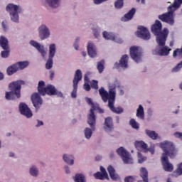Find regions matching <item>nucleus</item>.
<instances>
[{"label": "nucleus", "instance_id": "f257e3e1", "mask_svg": "<svg viewBox=\"0 0 182 182\" xmlns=\"http://www.w3.org/2000/svg\"><path fill=\"white\" fill-rule=\"evenodd\" d=\"M99 93L104 103L108 102V107L111 112L117 113V114L123 113L124 109L122 107H114V103L116 102V86H110L108 92L105 90V87H101L99 89Z\"/></svg>", "mask_w": 182, "mask_h": 182}, {"label": "nucleus", "instance_id": "f03ea898", "mask_svg": "<svg viewBox=\"0 0 182 182\" xmlns=\"http://www.w3.org/2000/svg\"><path fill=\"white\" fill-rule=\"evenodd\" d=\"M160 147L164 151L163 156L161 158V163L163 168L165 171L171 173L174 170V166L168 161V156L170 159L176 157V148L173 143L166 141L160 144Z\"/></svg>", "mask_w": 182, "mask_h": 182}, {"label": "nucleus", "instance_id": "7ed1b4c3", "mask_svg": "<svg viewBox=\"0 0 182 182\" xmlns=\"http://www.w3.org/2000/svg\"><path fill=\"white\" fill-rule=\"evenodd\" d=\"M163 24L161 21L156 20L155 23L151 26V31L155 36H156V43L159 46H164L166 45V41H167V36H168V29L164 28L163 31Z\"/></svg>", "mask_w": 182, "mask_h": 182}, {"label": "nucleus", "instance_id": "20e7f679", "mask_svg": "<svg viewBox=\"0 0 182 182\" xmlns=\"http://www.w3.org/2000/svg\"><path fill=\"white\" fill-rule=\"evenodd\" d=\"M22 85H25V82L22 80H17L11 82L9 85V89L10 92H6L5 98L6 100H15V96L16 99L21 98V89Z\"/></svg>", "mask_w": 182, "mask_h": 182}, {"label": "nucleus", "instance_id": "39448f33", "mask_svg": "<svg viewBox=\"0 0 182 182\" xmlns=\"http://www.w3.org/2000/svg\"><path fill=\"white\" fill-rule=\"evenodd\" d=\"M6 11H7V12H9L11 19V21H13V22H18L19 12L22 11L21 9V7H19V6L15 5L14 4H9L6 7Z\"/></svg>", "mask_w": 182, "mask_h": 182}, {"label": "nucleus", "instance_id": "423d86ee", "mask_svg": "<svg viewBox=\"0 0 182 182\" xmlns=\"http://www.w3.org/2000/svg\"><path fill=\"white\" fill-rule=\"evenodd\" d=\"M174 10H173V6L168 7V12L159 15L158 18L161 22H165V23H168V25H174Z\"/></svg>", "mask_w": 182, "mask_h": 182}, {"label": "nucleus", "instance_id": "0eeeda50", "mask_svg": "<svg viewBox=\"0 0 182 182\" xmlns=\"http://www.w3.org/2000/svg\"><path fill=\"white\" fill-rule=\"evenodd\" d=\"M82 70H77L75 71V73L74 75V78L73 80V91L71 92V97L73 99H76L77 97V86L79 85V82L82 80Z\"/></svg>", "mask_w": 182, "mask_h": 182}, {"label": "nucleus", "instance_id": "6e6552de", "mask_svg": "<svg viewBox=\"0 0 182 182\" xmlns=\"http://www.w3.org/2000/svg\"><path fill=\"white\" fill-rule=\"evenodd\" d=\"M91 109H90V114L87 115V123L90 126L92 130H95V126L96 124V115L95 114V112L98 110L99 104H93L91 105Z\"/></svg>", "mask_w": 182, "mask_h": 182}, {"label": "nucleus", "instance_id": "1a4fd4ad", "mask_svg": "<svg viewBox=\"0 0 182 182\" xmlns=\"http://www.w3.org/2000/svg\"><path fill=\"white\" fill-rule=\"evenodd\" d=\"M117 153L122 159L124 164H133V158L130 155L129 151H127L126 149L123 147H119L117 149Z\"/></svg>", "mask_w": 182, "mask_h": 182}, {"label": "nucleus", "instance_id": "9d476101", "mask_svg": "<svg viewBox=\"0 0 182 182\" xmlns=\"http://www.w3.org/2000/svg\"><path fill=\"white\" fill-rule=\"evenodd\" d=\"M56 53V46L50 44L49 46L48 59L46 63V69H52L53 67V58Z\"/></svg>", "mask_w": 182, "mask_h": 182}, {"label": "nucleus", "instance_id": "9b49d317", "mask_svg": "<svg viewBox=\"0 0 182 182\" xmlns=\"http://www.w3.org/2000/svg\"><path fill=\"white\" fill-rule=\"evenodd\" d=\"M18 109L21 114L27 117V119H31V117L33 116V114H32V110H31V108L28 107L25 102L20 103Z\"/></svg>", "mask_w": 182, "mask_h": 182}, {"label": "nucleus", "instance_id": "f8f14e48", "mask_svg": "<svg viewBox=\"0 0 182 182\" xmlns=\"http://www.w3.org/2000/svg\"><path fill=\"white\" fill-rule=\"evenodd\" d=\"M138 29L139 31L136 32L138 38H141V39H144V41H149V39H150V31H149L147 28L141 26Z\"/></svg>", "mask_w": 182, "mask_h": 182}, {"label": "nucleus", "instance_id": "ddd939ff", "mask_svg": "<svg viewBox=\"0 0 182 182\" xmlns=\"http://www.w3.org/2000/svg\"><path fill=\"white\" fill-rule=\"evenodd\" d=\"M129 53L132 59L139 63L140 58H141V53L139 50V47L132 46L129 50Z\"/></svg>", "mask_w": 182, "mask_h": 182}, {"label": "nucleus", "instance_id": "4468645a", "mask_svg": "<svg viewBox=\"0 0 182 182\" xmlns=\"http://www.w3.org/2000/svg\"><path fill=\"white\" fill-rule=\"evenodd\" d=\"M31 102L34 107L37 109H39L41 106H42V103H43L42 97H41V95L37 92H35L31 95Z\"/></svg>", "mask_w": 182, "mask_h": 182}, {"label": "nucleus", "instance_id": "2eb2a0df", "mask_svg": "<svg viewBox=\"0 0 182 182\" xmlns=\"http://www.w3.org/2000/svg\"><path fill=\"white\" fill-rule=\"evenodd\" d=\"M46 95L50 96H58L59 97H63V94L60 91H58L55 86L52 85H48L46 86Z\"/></svg>", "mask_w": 182, "mask_h": 182}, {"label": "nucleus", "instance_id": "dca6fc26", "mask_svg": "<svg viewBox=\"0 0 182 182\" xmlns=\"http://www.w3.org/2000/svg\"><path fill=\"white\" fill-rule=\"evenodd\" d=\"M103 38L107 39V41H114L117 43H123V40L122 38H117V36H114L112 33H109L107 31H104L102 33Z\"/></svg>", "mask_w": 182, "mask_h": 182}, {"label": "nucleus", "instance_id": "f3484780", "mask_svg": "<svg viewBox=\"0 0 182 182\" xmlns=\"http://www.w3.org/2000/svg\"><path fill=\"white\" fill-rule=\"evenodd\" d=\"M171 52V48H168L166 46H163V48H161L158 52L157 50L153 51L154 55H159V56H168Z\"/></svg>", "mask_w": 182, "mask_h": 182}, {"label": "nucleus", "instance_id": "a211bd4d", "mask_svg": "<svg viewBox=\"0 0 182 182\" xmlns=\"http://www.w3.org/2000/svg\"><path fill=\"white\" fill-rule=\"evenodd\" d=\"M113 129V119H112L110 117L105 118L104 123V130H105V132H112Z\"/></svg>", "mask_w": 182, "mask_h": 182}, {"label": "nucleus", "instance_id": "6ab92c4d", "mask_svg": "<svg viewBox=\"0 0 182 182\" xmlns=\"http://www.w3.org/2000/svg\"><path fill=\"white\" fill-rule=\"evenodd\" d=\"M30 45H31V46H33L34 48H36V49H37V50H38V52H40V53H41L43 58H45V55H46V52H45L43 46H41V44H39V43H38L35 41H31Z\"/></svg>", "mask_w": 182, "mask_h": 182}, {"label": "nucleus", "instance_id": "aec40b11", "mask_svg": "<svg viewBox=\"0 0 182 182\" xmlns=\"http://www.w3.org/2000/svg\"><path fill=\"white\" fill-rule=\"evenodd\" d=\"M134 14H136V9L132 8L124 16V17L122 18L121 21H122V22H127V21H131V19H133Z\"/></svg>", "mask_w": 182, "mask_h": 182}, {"label": "nucleus", "instance_id": "412c9836", "mask_svg": "<svg viewBox=\"0 0 182 182\" xmlns=\"http://www.w3.org/2000/svg\"><path fill=\"white\" fill-rule=\"evenodd\" d=\"M119 65L121 68H124V69H127L129 68V55H124L119 60Z\"/></svg>", "mask_w": 182, "mask_h": 182}, {"label": "nucleus", "instance_id": "4be33fe9", "mask_svg": "<svg viewBox=\"0 0 182 182\" xmlns=\"http://www.w3.org/2000/svg\"><path fill=\"white\" fill-rule=\"evenodd\" d=\"M107 171L112 180L116 181L117 178H119V175L116 174V170H114V168H113L112 165L107 167Z\"/></svg>", "mask_w": 182, "mask_h": 182}, {"label": "nucleus", "instance_id": "5701e85b", "mask_svg": "<svg viewBox=\"0 0 182 182\" xmlns=\"http://www.w3.org/2000/svg\"><path fill=\"white\" fill-rule=\"evenodd\" d=\"M38 92L39 95H42L43 96H45V95H46V87L45 86L44 81L41 80L38 82Z\"/></svg>", "mask_w": 182, "mask_h": 182}, {"label": "nucleus", "instance_id": "b1692460", "mask_svg": "<svg viewBox=\"0 0 182 182\" xmlns=\"http://www.w3.org/2000/svg\"><path fill=\"white\" fill-rule=\"evenodd\" d=\"M87 49L90 58H95V56H96V50L95 49V45H93V43H88Z\"/></svg>", "mask_w": 182, "mask_h": 182}, {"label": "nucleus", "instance_id": "393cba45", "mask_svg": "<svg viewBox=\"0 0 182 182\" xmlns=\"http://www.w3.org/2000/svg\"><path fill=\"white\" fill-rule=\"evenodd\" d=\"M18 67L16 63L9 66L6 69V73L8 76H12L14 73H16L18 72Z\"/></svg>", "mask_w": 182, "mask_h": 182}, {"label": "nucleus", "instance_id": "a878e982", "mask_svg": "<svg viewBox=\"0 0 182 182\" xmlns=\"http://www.w3.org/2000/svg\"><path fill=\"white\" fill-rule=\"evenodd\" d=\"M0 46L2 49L8 50L9 48V41H8V38L1 36L0 37Z\"/></svg>", "mask_w": 182, "mask_h": 182}, {"label": "nucleus", "instance_id": "bb28decb", "mask_svg": "<svg viewBox=\"0 0 182 182\" xmlns=\"http://www.w3.org/2000/svg\"><path fill=\"white\" fill-rule=\"evenodd\" d=\"M134 146L137 150H147V144L143 141H136L134 143Z\"/></svg>", "mask_w": 182, "mask_h": 182}, {"label": "nucleus", "instance_id": "cd10ccee", "mask_svg": "<svg viewBox=\"0 0 182 182\" xmlns=\"http://www.w3.org/2000/svg\"><path fill=\"white\" fill-rule=\"evenodd\" d=\"M141 177L144 182H149V172L146 168H141Z\"/></svg>", "mask_w": 182, "mask_h": 182}, {"label": "nucleus", "instance_id": "c85d7f7f", "mask_svg": "<svg viewBox=\"0 0 182 182\" xmlns=\"http://www.w3.org/2000/svg\"><path fill=\"white\" fill-rule=\"evenodd\" d=\"M136 117L141 120H144V108L142 105H139V107L136 109Z\"/></svg>", "mask_w": 182, "mask_h": 182}, {"label": "nucleus", "instance_id": "c756f323", "mask_svg": "<svg viewBox=\"0 0 182 182\" xmlns=\"http://www.w3.org/2000/svg\"><path fill=\"white\" fill-rule=\"evenodd\" d=\"M63 159L64 161L67 163V164H70V166H73L75 161L73 156L64 154Z\"/></svg>", "mask_w": 182, "mask_h": 182}, {"label": "nucleus", "instance_id": "7c9ffc66", "mask_svg": "<svg viewBox=\"0 0 182 182\" xmlns=\"http://www.w3.org/2000/svg\"><path fill=\"white\" fill-rule=\"evenodd\" d=\"M180 176H182V162L177 165L176 170L172 173L173 177H180Z\"/></svg>", "mask_w": 182, "mask_h": 182}, {"label": "nucleus", "instance_id": "2f4dec72", "mask_svg": "<svg viewBox=\"0 0 182 182\" xmlns=\"http://www.w3.org/2000/svg\"><path fill=\"white\" fill-rule=\"evenodd\" d=\"M146 136H149L152 140H157L159 138V134L156 133L154 131H150L149 129L145 130Z\"/></svg>", "mask_w": 182, "mask_h": 182}, {"label": "nucleus", "instance_id": "473e14b6", "mask_svg": "<svg viewBox=\"0 0 182 182\" xmlns=\"http://www.w3.org/2000/svg\"><path fill=\"white\" fill-rule=\"evenodd\" d=\"M16 65L18 70H23V69H25V68H28L29 63L28 61H20L16 63Z\"/></svg>", "mask_w": 182, "mask_h": 182}, {"label": "nucleus", "instance_id": "72a5a7b5", "mask_svg": "<svg viewBox=\"0 0 182 182\" xmlns=\"http://www.w3.org/2000/svg\"><path fill=\"white\" fill-rule=\"evenodd\" d=\"M39 36L41 39H46V26L43 25L39 28Z\"/></svg>", "mask_w": 182, "mask_h": 182}, {"label": "nucleus", "instance_id": "f704fd0d", "mask_svg": "<svg viewBox=\"0 0 182 182\" xmlns=\"http://www.w3.org/2000/svg\"><path fill=\"white\" fill-rule=\"evenodd\" d=\"M75 182H86V178H85V175L82 173H77L74 177Z\"/></svg>", "mask_w": 182, "mask_h": 182}, {"label": "nucleus", "instance_id": "c9c22d12", "mask_svg": "<svg viewBox=\"0 0 182 182\" xmlns=\"http://www.w3.org/2000/svg\"><path fill=\"white\" fill-rule=\"evenodd\" d=\"M48 3L51 8H58L60 5V0H48Z\"/></svg>", "mask_w": 182, "mask_h": 182}, {"label": "nucleus", "instance_id": "e433bc0d", "mask_svg": "<svg viewBox=\"0 0 182 182\" xmlns=\"http://www.w3.org/2000/svg\"><path fill=\"white\" fill-rule=\"evenodd\" d=\"M97 69L98 70L99 73H102L103 70H105V60H102L97 63Z\"/></svg>", "mask_w": 182, "mask_h": 182}, {"label": "nucleus", "instance_id": "4c0bfd02", "mask_svg": "<svg viewBox=\"0 0 182 182\" xmlns=\"http://www.w3.org/2000/svg\"><path fill=\"white\" fill-rule=\"evenodd\" d=\"M129 124L132 126V129H135L136 130H139V129H140L139 123L136 122V119H130Z\"/></svg>", "mask_w": 182, "mask_h": 182}, {"label": "nucleus", "instance_id": "58836bf2", "mask_svg": "<svg viewBox=\"0 0 182 182\" xmlns=\"http://www.w3.org/2000/svg\"><path fill=\"white\" fill-rule=\"evenodd\" d=\"M124 5V0H117L114 2V6L116 9H122Z\"/></svg>", "mask_w": 182, "mask_h": 182}, {"label": "nucleus", "instance_id": "ea45409f", "mask_svg": "<svg viewBox=\"0 0 182 182\" xmlns=\"http://www.w3.org/2000/svg\"><path fill=\"white\" fill-rule=\"evenodd\" d=\"M94 177L97 180H105V178H106V176L100 172H97V173H94Z\"/></svg>", "mask_w": 182, "mask_h": 182}, {"label": "nucleus", "instance_id": "a19ab883", "mask_svg": "<svg viewBox=\"0 0 182 182\" xmlns=\"http://www.w3.org/2000/svg\"><path fill=\"white\" fill-rule=\"evenodd\" d=\"M147 160V158L141 154V153H138V163L139 164H141L142 163H144Z\"/></svg>", "mask_w": 182, "mask_h": 182}, {"label": "nucleus", "instance_id": "79ce46f5", "mask_svg": "<svg viewBox=\"0 0 182 182\" xmlns=\"http://www.w3.org/2000/svg\"><path fill=\"white\" fill-rule=\"evenodd\" d=\"M182 68V61H181L179 63H178L176 65V66H175L173 69H172V72L173 73H176L177 72H180V70H181Z\"/></svg>", "mask_w": 182, "mask_h": 182}, {"label": "nucleus", "instance_id": "37998d69", "mask_svg": "<svg viewBox=\"0 0 182 182\" xmlns=\"http://www.w3.org/2000/svg\"><path fill=\"white\" fill-rule=\"evenodd\" d=\"M181 4H182V0H174L173 5L169 6H172V9L173 8H175L176 9H177V8H180Z\"/></svg>", "mask_w": 182, "mask_h": 182}, {"label": "nucleus", "instance_id": "c03bdc74", "mask_svg": "<svg viewBox=\"0 0 182 182\" xmlns=\"http://www.w3.org/2000/svg\"><path fill=\"white\" fill-rule=\"evenodd\" d=\"M92 134H93V132H92L90 128H86L85 129V136L86 139H90V137H92Z\"/></svg>", "mask_w": 182, "mask_h": 182}, {"label": "nucleus", "instance_id": "a18cd8bd", "mask_svg": "<svg viewBox=\"0 0 182 182\" xmlns=\"http://www.w3.org/2000/svg\"><path fill=\"white\" fill-rule=\"evenodd\" d=\"M30 174L33 176V177H36L38 176V168H36L35 166H33L30 168Z\"/></svg>", "mask_w": 182, "mask_h": 182}, {"label": "nucleus", "instance_id": "49530a36", "mask_svg": "<svg viewBox=\"0 0 182 182\" xmlns=\"http://www.w3.org/2000/svg\"><path fill=\"white\" fill-rule=\"evenodd\" d=\"M9 48H8L7 50L4 49V51H1V58H8V56H9Z\"/></svg>", "mask_w": 182, "mask_h": 182}, {"label": "nucleus", "instance_id": "de8ad7c7", "mask_svg": "<svg viewBox=\"0 0 182 182\" xmlns=\"http://www.w3.org/2000/svg\"><path fill=\"white\" fill-rule=\"evenodd\" d=\"M91 87L92 89H95V90H97L99 89L98 82L97 80H92L91 82Z\"/></svg>", "mask_w": 182, "mask_h": 182}, {"label": "nucleus", "instance_id": "09e8293b", "mask_svg": "<svg viewBox=\"0 0 182 182\" xmlns=\"http://www.w3.org/2000/svg\"><path fill=\"white\" fill-rule=\"evenodd\" d=\"M100 171H101V173L105 176V178L107 180H109V175L107 174L106 169L103 166H100Z\"/></svg>", "mask_w": 182, "mask_h": 182}, {"label": "nucleus", "instance_id": "8fccbe9b", "mask_svg": "<svg viewBox=\"0 0 182 182\" xmlns=\"http://www.w3.org/2000/svg\"><path fill=\"white\" fill-rule=\"evenodd\" d=\"M136 179L133 176H127L124 178V182H134Z\"/></svg>", "mask_w": 182, "mask_h": 182}, {"label": "nucleus", "instance_id": "3c124183", "mask_svg": "<svg viewBox=\"0 0 182 182\" xmlns=\"http://www.w3.org/2000/svg\"><path fill=\"white\" fill-rule=\"evenodd\" d=\"M1 26H2V28H3V29H4V31L5 32H6V31H8V22H6V21H3V22L1 23Z\"/></svg>", "mask_w": 182, "mask_h": 182}, {"label": "nucleus", "instance_id": "603ef678", "mask_svg": "<svg viewBox=\"0 0 182 182\" xmlns=\"http://www.w3.org/2000/svg\"><path fill=\"white\" fill-rule=\"evenodd\" d=\"M145 151L146 152L150 151L151 154H154V151H155L154 146H150L149 148H148L147 146L146 149H145Z\"/></svg>", "mask_w": 182, "mask_h": 182}, {"label": "nucleus", "instance_id": "864d4df0", "mask_svg": "<svg viewBox=\"0 0 182 182\" xmlns=\"http://www.w3.org/2000/svg\"><path fill=\"white\" fill-rule=\"evenodd\" d=\"M84 89L87 92L90 91V85H89V82H85V84H84Z\"/></svg>", "mask_w": 182, "mask_h": 182}, {"label": "nucleus", "instance_id": "5fc2aeb1", "mask_svg": "<svg viewBox=\"0 0 182 182\" xmlns=\"http://www.w3.org/2000/svg\"><path fill=\"white\" fill-rule=\"evenodd\" d=\"M175 137H177V139H180L182 140V133L181 132H176L174 134Z\"/></svg>", "mask_w": 182, "mask_h": 182}, {"label": "nucleus", "instance_id": "6e6d98bb", "mask_svg": "<svg viewBox=\"0 0 182 182\" xmlns=\"http://www.w3.org/2000/svg\"><path fill=\"white\" fill-rule=\"evenodd\" d=\"M86 102H87V105H90V106H92L94 104L93 101L89 97L86 98Z\"/></svg>", "mask_w": 182, "mask_h": 182}, {"label": "nucleus", "instance_id": "4d7b16f0", "mask_svg": "<svg viewBox=\"0 0 182 182\" xmlns=\"http://www.w3.org/2000/svg\"><path fill=\"white\" fill-rule=\"evenodd\" d=\"M37 124L36 125V127H41V126H43V122L38 119L37 120Z\"/></svg>", "mask_w": 182, "mask_h": 182}, {"label": "nucleus", "instance_id": "13d9d810", "mask_svg": "<svg viewBox=\"0 0 182 182\" xmlns=\"http://www.w3.org/2000/svg\"><path fill=\"white\" fill-rule=\"evenodd\" d=\"M53 77H55V72L50 70V80H53Z\"/></svg>", "mask_w": 182, "mask_h": 182}, {"label": "nucleus", "instance_id": "bf43d9fd", "mask_svg": "<svg viewBox=\"0 0 182 182\" xmlns=\"http://www.w3.org/2000/svg\"><path fill=\"white\" fill-rule=\"evenodd\" d=\"M107 0H94L95 4L99 5V4H102V2H106Z\"/></svg>", "mask_w": 182, "mask_h": 182}, {"label": "nucleus", "instance_id": "052dcab7", "mask_svg": "<svg viewBox=\"0 0 182 182\" xmlns=\"http://www.w3.org/2000/svg\"><path fill=\"white\" fill-rule=\"evenodd\" d=\"M93 33H94V36H95V38H98L99 37V31H97V30L94 29L93 30Z\"/></svg>", "mask_w": 182, "mask_h": 182}, {"label": "nucleus", "instance_id": "680f3d73", "mask_svg": "<svg viewBox=\"0 0 182 182\" xmlns=\"http://www.w3.org/2000/svg\"><path fill=\"white\" fill-rule=\"evenodd\" d=\"M84 81H85V83H89V77L87 76V75H85L84 76Z\"/></svg>", "mask_w": 182, "mask_h": 182}, {"label": "nucleus", "instance_id": "e2e57ef3", "mask_svg": "<svg viewBox=\"0 0 182 182\" xmlns=\"http://www.w3.org/2000/svg\"><path fill=\"white\" fill-rule=\"evenodd\" d=\"M65 170L67 174H69V173H70V170L69 169L68 166H65Z\"/></svg>", "mask_w": 182, "mask_h": 182}, {"label": "nucleus", "instance_id": "0e129e2a", "mask_svg": "<svg viewBox=\"0 0 182 182\" xmlns=\"http://www.w3.org/2000/svg\"><path fill=\"white\" fill-rule=\"evenodd\" d=\"M98 112V113H105V111L100 108V107H99V109L97 110Z\"/></svg>", "mask_w": 182, "mask_h": 182}, {"label": "nucleus", "instance_id": "69168bd1", "mask_svg": "<svg viewBox=\"0 0 182 182\" xmlns=\"http://www.w3.org/2000/svg\"><path fill=\"white\" fill-rule=\"evenodd\" d=\"M49 35H50V32L48 28H46V38H49Z\"/></svg>", "mask_w": 182, "mask_h": 182}, {"label": "nucleus", "instance_id": "338daca9", "mask_svg": "<svg viewBox=\"0 0 182 182\" xmlns=\"http://www.w3.org/2000/svg\"><path fill=\"white\" fill-rule=\"evenodd\" d=\"M4 77H5L4 75V73L0 72V80H3Z\"/></svg>", "mask_w": 182, "mask_h": 182}, {"label": "nucleus", "instance_id": "774afa93", "mask_svg": "<svg viewBox=\"0 0 182 182\" xmlns=\"http://www.w3.org/2000/svg\"><path fill=\"white\" fill-rule=\"evenodd\" d=\"M95 159L99 161L100 160H102V156H96Z\"/></svg>", "mask_w": 182, "mask_h": 182}]
</instances>
